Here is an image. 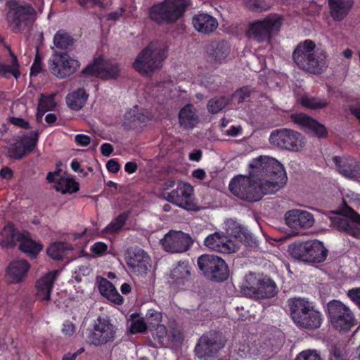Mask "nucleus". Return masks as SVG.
<instances>
[{
  "label": "nucleus",
  "mask_w": 360,
  "mask_h": 360,
  "mask_svg": "<svg viewBox=\"0 0 360 360\" xmlns=\"http://www.w3.org/2000/svg\"><path fill=\"white\" fill-rule=\"evenodd\" d=\"M250 175L259 177V180L268 188L266 193H275L286 182L287 176L283 165L275 158L259 156L250 163Z\"/></svg>",
  "instance_id": "nucleus-1"
},
{
  "label": "nucleus",
  "mask_w": 360,
  "mask_h": 360,
  "mask_svg": "<svg viewBox=\"0 0 360 360\" xmlns=\"http://www.w3.org/2000/svg\"><path fill=\"white\" fill-rule=\"evenodd\" d=\"M315 44L309 39L300 43L293 52L295 63L302 70L314 74L321 73L327 67L326 52H315Z\"/></svg>",
  "instance_id": "nucleus-2"
},
{
  "label": "nucleus",
  "mask_w": 360,
  "mask_h": 360,
  "mask_svg": "<svg viewBox=\"0 0 360 360\" xmlns=\"http://www.w3.org/2000/svg\"><path fill=\"white\" fill-rule=\"evenodd\" d=\"M165 57L163 45L159 42H152L137 55L132 67L141 75L151 76L162 67Z\"/></svg>",
  "instance_id": "nucleus-3"
},
{
  "label": "nucleus",
  "mask_w": 360,
  "mask_h": 360,
  "mask_svg": "<svg viewBox=\"0 0 360 360\" xmlns=\"http://www.w3.org/2000/svg\"><path fill=\"white\" fill-rule=\"evenodd\" d=\"M188 5V0H164L150 8L149 15L158 22L172 23L183 15Z\"/></svg>",
  "instance_id": "nucleus-4"
},
{
  "label": "nucleus",
  "mask_w": 360,
  "mask_h": 360,
  "mask_svg": "<svg viewBox=\"0 0 360 360\" xmlns=\"http://www.w3.org/2000/svg\"><path fill=\"white\" fill-rule=\"evenodd\" d=\"M288 250L293 258L310 264L321 263L328 255L327 248L317 240L292 244Z\"/></svg>",
  "instance_id": "nucleus-5"
},
{
  "label": "nucleus",
  "mask_w": 360,
  "mask_h": 360,
  "mask_svg": "<svg viewBox=\"0 0 360 360\" xmlns=\"http://www.w3.org/2000/svg\"><path fill=\"white\" fill-rule=\"evenodd\" d=\"M231 192L238 198L248 201H258L263 195L272 194L266 193L265 184L256 183L250 177L238 176L231 180L229 184Z\"/></svg>",
  "instance_id": "nucleus-6"
},
{
  "label": "nucleus",
  "mask_w": 360,
  "mask_h": 360,
  "mask_svg": "<svg viewBox=\"0 0 360 360\" xmlns=\"http://www.w3.org/2000/svg\"><path fill=\"white\" fill-rule=\"evenodd\" d=\"M1 235L3 237L1 242L3 247H13L18 242L20 250L32 257H35L42 250L41 245L32 240L28 233L16 232L11 224L4 226Z\"/></svg>",
  "instance_id": "nucleus-7"
},
{
  "label": "nucleus",
  "mask_w": 360,
  "mask_h": 360,
  "mask_svg": "<svg viewBox=\"0 0 360 360\" xmlns=\"http://www.w3.org/2000/svg\"><path fill=\"white\" fill-rule=\"evenodd\" d=\"M282 23V18L278 14H270L262 20H257L249 25L247 36L258 42L269 41L277 33Z\"/></svg>",
  "instance_id": "nucleus-8"
},
{
  "label": "nucleus",
  "mask_w": 360,
  "mask_h": 360,
  "mask_svg": "<svg viewBox=\"0 0 360 360\" xmlns=\"http://www.w3.org/2000/svg\"><path fill=\"white\" fill-rule=\"evenodd\" d=\"M243 290L245 295L256 298L271 297L276 294V285L272 280L262 278L254 274L245 276Z\"/></svg>",
  "instance_id": "nucleus-9"
},
{
  "label": "nucleus",
  "mask_w": 360,
  "mask_h": 360,
  "mask_svg": "<svg viewBox=\"0 0 360 360\" xmlns=\"http://www.w3.org/2000/svg\"><path fill=\"white\" fill-rule=\"evenodd\" d=\"M328 312L332 326L340 331H347L354 325L355 319L352 311L340 301L330 302Z\"/></svg>",
  "instance_id": "nucleus-10"
},
{
  "label": "nucleus",
  "mask_w": 360,
  "mask_h": 360,
  "mask_svg": "<svg viewBox=\"0 0 360 360\" xmlns=\"http://www.w3.org/2000/svg\"><path fill=\"white\" fill-rule=\"evenodd\" d=\"M117 330V327L109 318L99 316L88 335V341L96 346L106 345L115 340Z\"/></svg>",
  "instance_id": "nucleus-11"
},
{
  "label": "nucleus",
  "mask_w": 360,
  "mask_h": 360,
  "mask_svg": "<svg viewBox=\"0 0 360 360\" xmlns=\"http://www.w3.org/2000/svg\"><path fill=\"white\" fill-rule=\"evenodd\" d=\"M79 61L67 53L55 51L49 59L51 73L58 78L63 79L74 74L79 68Z\"/></svg>",
  "instance_id": "nucleus-12"
},
{
  "label": "nucleus",
  "mask_w": 360,
  "mask_h": 360,
  "mask_svg": "<svg viewBox=\"0 0 360 360\" xmlns=\"http://www.w3.org/2000/svg\"><path fill=\"white\" fill-rule=\"evenodd\" d=\"M198 265L205 274L216 281H224L229 275L224 259L213 255H203L198 259Z\"/></svg>",
  "instance_id": "nucleus-13"
},
{
  "label": "nucleus",
  "mask_w": 360,
  "mask_h": 360,
  "mask_svg": "<svg viewBox=\"0 0 360 360\" xmlns=\"http://www.w3.org/2000/svg\"><path fill=\"white\" fill-rule=\"evenodd\" d=\"M269 141L271 144L280 148L292 150H300L304 146V139L297 131L281 129L271 133Z\"/></svg>",
  "instance_id": "nucleus-14"
},
{
  "label": "nucleus",
  "mask_w": 360,
  "mask_h": 360,
  "mask_svg": "<svg viewBox=\"0 0 360 360\" xmlns=\"http://www.w3.org/2000/svg\"><path fill=\"white\" fill-rule=\"evenodd\" d=\"M125 260L130 271L140 277H145L151 268L148 253L139 248H131L125 253Z\"/></svg>",
  "instance_id": "nucleus-15"
},
{
  "label": "nucleus",
  "mask_w": 360,
  "mask_h": 360,
  "mask_svg": "<svg viewBox=\"0 0 360 360\" xmlns=\"http://www.w3.org/2000/svg\"><path fill=\"white\" fill-rule=\"evenodd\" d=\"M193 188L186 183L179 182L175 189L172 191H164L163 198L174 205L185 210H193L195 204L193 199Z\"/></svg>",
  "instance_id": "nucleus-16"
},
{
  "label": "nucleus",
  "mask_w": 360,
  "mask_h": 360,
  "mask_svg": "<svg viewBox=\"0 0 360 360\" xmlns=\"http://www.w3.org/2000/svg\"><path fill=\"white\" fill-rule=\"evenodd\" d=\"M34 9L28 4L11 2L8 19L13 30L18 31L27 22L34 19Z\"/></svg>",
  "instance_id": "nucleus-17"
},
{
  "label": "nucleus",
  "mask_w": 360,
  "mask_h": 360,
  "mask_svg": "<svg viewBox=\"0 0 360 360\" xmlns=\"http://www.w3.org/2000/svg\"><path fill=\"white\" fill-rule=\"evenodd\" d=\"M119 72L120 68L117 63L102 57L96 58L82 70L84 75L96 76L105 79L116 78Z\"/></svg>",
  "instance_id": "nucleus-18"
},
{
  "label": "nucleus",
  "mask_w": 360,
  "mask_h": 360,
  "mask_svg": "<svg viewBox=\"0 0 360 360\" xmlns=\"http://www.w3.org/2000/svg\"><path fill=\"white\" fill-rule=\"evenodd\" d=\"M160 242L164 250L172 253L184 252L192 244V240L188 234L176 231L168 232Z\"/></svg>",
  "instance_id": "nucleus-19"
},
{
  "label": "nucleus",
  "mask_w": 360,
  "mask_h": 360,
  "mask_svg": "<svg viewBox=\"0 0 360 360\" xmlns=\"http://www.w3.org/2000/svg\"><path fill=\"white\" fill-rule=\"evenodd\" d=\"M205 245L212 250L230 254L239 248V242L232 240L223 233L215 232L207 236L204 240Z\"/></svg>",
  "instance_id": "nucleus-20"
},
{
  "label": "nucleus",
  "mask_w": 360,
  "mask_h": 360,
  "mask_svg": "<svg viewBox=\"0 0 360 360\" xmlns=\"http://www.w3.org/2000/svg\"><path fill=\"white\" fill-rule=\"evenodd\" d=\"M285 221L289 227L295 229H308L314 224L313 214L309 211L301 209L288 211L285 214Z\"/></svg>",
  "instance_id": "nucleus-21"
},
{
  "label": "nucleus",
  "mask_w": 360,
  "mask_h": 360,
  "mask_svg": "<svg viewBox=\"0 0 360 360\" xmlns=\"http://www.w3.org/2000/svg\"><path fill=\"white\" fill-rule=\"evenodd\" d=\"M220 348L221 346L217 342L216 336L213 334H209L205 335L200 338L195 347V352L198 359L208 360Z\"/></svg>",
  "instance_id": "nucleus-22"
},
{
  "label": "nucleus",
  "mask_w": 360,
  "mask_h": 360,
  "mask_svg": "<svg viewBox=\"0 0 360 360\" xmlns=\"http://www.w3.org/2000/svg\"><path fill=\"white\" fill-rule=\"evenodd\" d=\"M291 118L293 122L299 124L304 131L311 132L318 137H323L327 134V130L323 124L306 114H292Z\"/></svg>",
  "instance_id": "nucleus-23"
},
{
  "label": "nucleus",
  "mask_w": 360,
  "mask_h": 360,
  "mask_svg": "<svg viewBox=\"0 0 360 360\" xmlns=\"http://www.w3.org/2000/svg\"><path fill=\"white\" fill-rule=\"evenodd\" d=\"M60 274L59 270L48 272L36 282L37 297L41 301L49 300L54 281Z\"/></svg>",
  "instance_id": "nucleus-24"
},
{
  "label": "nucleus",
  "mask_w": 360,
  "mask_h": 360,
  "mask_svg": "<svg viewBox=\"0 0 360 360\" xmlns=\"http://www.w3.org/2000/svg\"><path fill=\"white\" fill-rule=\"evenodd\" d=\"M333 160L343 176L352 179L360 176V165L355 159L335 156Z\"/></svg>",
  "instance_id": "nucleus-25"
},
{
  "label": "nucleus",
  "mask_w": 360,
  "mask_h": 360,
  "mask_svg": "<svg viewBox=\"0 0 360 360\" xmlns=\"http://www.w3.org/2000/svg\"><path fill=\"white\" fill-rule=\"evenodd\" d=\"M30 268V264L25 259H15L8 266L6 276L11 283H20L25 279Z\"/></svg>",
  "instance_id": "nucleus-26"
},
{
  "label": "nucleus",
  "mask_w": 360,
  "mask_h": 360,
  "mask_svg": "<svg viewBox=\"0 0 360 360\" xmlns=\"http://www.w3.org/2000/svg\"><path fill=\"white\" fill-rule=\"evenodd\" d=\"M291 317L295 324H297L303 316L309 312L314 306L312 302L304 298H294L288 301Z\"/></svg>",
  "instance_id": "nucleus-27"
},
{
  "label": "nucleus",
  "mask_w": 360,
  "mask_h": 360,
  "mask_svg": "<svg viewBox=\"0 0 360 360\" xmlns=\"http://www.w3.org/2000/svg\"><path fill=\"white\" fill-rule=\"evenodd\" d=\"M179 122L184 129H192L195 127L200 122L196 108L192 104H187L181 108L179 112Z\"/></svg>",
  "instance_id": "nucleus-28"
},
{
  "label": "nucleus",
  "mask_w": 360,
  "mask_h": 360,
  "mask_svg": "<svg viewBox=\"0 0 360 360\" xmlns=\"http://www.w3.org/2000/svg\"><path fill=\"white\" fill-rule=\"evenodd\" d=\"M191 278V266L187 262H180L169 274L171 284L179 287L184 285Z\"/></svg>",
  "instance_id": "nucleus-29"
},
{
  "label": "nucleus",
  "mask_w": 360,
  "mask_h": 360,
  "mask_svg": "<svg viewBox=\"0 0 360 360\" xmlns=\"http://www.w3.org/2000/svg\"><path fill=\"white\" fill-rule=\"evenodd\" d=\"M353 4V0H328L331 17L335 21H342L349 14Z\"/></svg>",
  "instance_id": "nucleus-30"
},
{
  "label": "nucleus",
  "mask_w": 360,
  "mask_h": 360,
  "mask_svg": "<svg viewBox=\"0 0 360 360\" xmlns=\"http://www.w3.org/2000/svg\"><path fill=\"white\" fill-rule=\"evenodd\" d=\"M194 28L199 32L207 34L214 31L218 27L216 18L207 13H199L193 18Z\"/></svg>",
  "instance_id": "nucleus-31"
},
{
  "label": "nucleus",
  "mask_w": 360,
  "mask_h": 360,
  "mask_svg": "<svg viewBox=\"0 0 360 360\" xmlns=\"http://www.w3.org/2000/svg\"><path fill=\"white\" fill-rule=\"evenodd\" d=\"M58 173H49L46 179L49 182L56 181V188L63 193H74L79 190V184L72 178L69 176H61L57 179Z\"/></svg>",
  "instance_id": "nucleus-32"
},
{
  "label": "nucleus",
  "mask_w": 360,
  "mask_h": 360,
  "mask_svg": "<svg viewBox=\"0 0 360 360\" xmlns=\"http://www.w3.org/2000/svg\"><path fill=\"white\" fill-rule=\"evenodd\" d=\"M98 289L101 295L105 297L110 301L120 304L123 302L122 297L119 294L115 287L105 278L97 279Z\"/></svg>",
  "instance_id": "nucleus-33"
},
{
  "label": "nucleus",
  "mask_w": 360,
  "mask_h": 360,
  "mask_svg": "<svg viewBox=\"0 0 360 360\" xmlns=\"http://www.w3.org/2000/svg\"><path fill=\"white\" fill-rule=\"evenodd\" d=\"M89 95L82 89H78L66 96L67 105L74 110L81 109L85 104Z\"/></svg>",
  "instance_id": "nucleus-34"
},
{
  "label": "nucleus",
  "mask_w": 360,
  "mask_h": 360,
  "mask_svg": "<svg viewBox=\"0 0 360 360\" xmlns=\"http://www.w3.org/2000/svg\"><path fill=\"white\" fill-rule=\"evenodd\" d=\"M323 321V317L320 311L314 307L312 309L303 316V319L297 324L300 327L305 328H319Z\"/></svg>",
  "instance_id": "nucleus-35"
},
{
  "label": "nucleus",
  "mask_w": 360,
  "mask_h": 360,
  "mask_svg": "<svg viewBox=\"0 0 360 360\" xmlns=\"http://www.w3.org/2000/svg\"><path fill=\"white\" fill-rule=\"evenodd\" d=\"M56 94L49 95L41 94L38 103L37 120L41 119L44 112L49 110H53L56 106L55 100Z\"/></svg>",
  "instance_id": "nucleus-36"
},
{
  "label": "nucleus",
  "mask_w": 360,
  "mask_h": 360,
  "mask_svg": "<svg viewBox=\"0 0 360 360\" xmlns=\"http://www.w3.org/2000/svg\"><path fill=\"white\" fill-rule=\"evenodd\" d=\"M53 46L51 49H68L74 43L73 38L65 31L58 30L53 36Z\"/></svg>",
  "instance_id": "nucleus-37"
},
{
  "label": "nucleus",
  "mask_w": 360,
  "mask_h": 360,
  "mask_svg": "<svg viewBox=\"0 0 360 360\" xmlns=\"http://www.w3.org/2000/svg\"><path fill=\"white\" fill-rule=\"evenodd\" d=\"M71 245L63 242L52 243L46 250L47 255L53 259L60 260L65 255L66 252L72 250Z\"/></svg>",
  "instance_id": "nucleus-38"
},
{
  "label": "nucleus",
  "mask_w": 360,
  "mask_h": 360,
  "mask_svg": "<svg viewBox=\"0 0 360 360\" xmlns=\"http://www.w3.org/2000/svg\"><path fill=\"white\" fill-rule=\"evenodd\" d=\"M151 118L152 115L150 112L146 110L138 112L133 110L125 115V120H129L131 125L133 127L146 122L150 120Z\"/></svg>",
  "instance_id": "nucleus-39"
},
{
  "label": "nucleus",
  "mask_w": 360,
  "mask_h": 360,
  "mask_svg": "<svg viewBox=\"0 0 360 360\" xmlns=\"http://www.w3.org/2000/svg\"><path fill=\"white\" fill-rule=\"evenodd\" d=\"M211 60L221 62L229 54V48L225 43H213L208 49Z\"/></svg>",
  "instance_id": "nucleus-40"
},
{
  "label": "nucleus",
  "mask_w": 360,
  "mask_h": 360,
  "mask_svg": "<svg viewBox=\"0 0 360 360\" xmlns=\"http://www.w3.org/2000/svg\"><path fill=\"white\" fill-rule=\"evenodd\" d=\"M301 104L310 109L318 110L326 107L329 102L324 98L303 96L300 99Z\"/></svg>",
  "instance_id": "nucleus-41"
},
{
  "label": "nucleus",
  "mask_w": 360,
  "mask_h": 360,
  "mask_svg": "<svg viewBox=\"0 0 360 360\" xmlns=\"http://www.w3.org/2000/svg\"><path fill=\"white\" fill-rule=\"evenodd\" d=\"M128 218L126 213H122L114 219L103 230V233L115 234L118 233L125 224Z\"/></svg>",
  "instance_id": "nucleus-42"
},
{
  "label": "nucleus",
  "mask_w": 360,
  "mask_h": 360,
  "mask_svg": "<svg viewBox=\"0 0 360 360\" xmlns=\"http://www.w3.org/2000/svg\"><path fill=\"white\" fill-rule=\"evenodd\" d=\"M130 318V330L131 333H143L148 328L146 321L138 314H132Z\"/></svg>",
  "instance_id": "nucleus-43"
},
{
  "label": "nucleus",
  "mask_w": 360,
  "mask_h": 360,
  "mask_svg": "<svg viewBox=\"0 0 360 360\" xmlns=\"http://www.w3.org/2000/svg\"><path fill=\"white\" fill-rule=\"evenodd\" d=\"M349 220L355 222L356 224L360 225V215L351 210L349 211L348 218L347 217H337L335 221L338 223V226L345 231H348L349 228Z\"/></svg>",
  "instance_id": "nucleus-44"
},
{
  "label": "nucleus",
  "mask_w": 360,
  "mask_h": 360,
  "mask_svg": "<svg viewBox=\"0 0 360 360\" xmlns=\"http://www.w3.org/2000/svg\"><path fill=\"white\" fill-rule=\"evenodd\" d=\"M11 56V64L10 65H6L0 63V75H6L7 73L12 74L15 78H17L20 72L18 71L19 64L18 63L17 57L9 51Z\"/></svg>",
  "instance_id": "nucleus-45"
},
{
  "label": "nucleus",
  "mask_w": 360,
  "mask_h": 360,
  "mask_svg": "<svg viewBox=\"0 0 360 360\" xmlns=\"http://www.w3.org/2000/svg\"><path fill=\"white\" fill-rule=\"evenodd\" d=\"M229 101V98L225 96L212 98L207 103V110L211 113H217L228 105Z\"/></svg>",
  "instance_id": "nucleus-46"
},
{
  "label": "nucleus",
  "mask_w": 360,
  "mask_h": 360,
  "mask_svg": "<svg viewBox=\"0 0 360 360\" xmlns=\"http://www.w3.org/2000/svg\"><path fill=\"white\" fill-rule=\"evenodd\" d=\"M145 319L148 328L151 329V328L161 324L162 315L161 312L153 309H150L148 310Z\"/></svg>",
  "instance_id": "nucleus-47"
},
{
  "label": "nucleus",
  "mask_w": 360,
  "mask_h": 360,
  "mask_svg": "<svg viewBox=\"0 0 360 360\" xmlns=\"http://www.w3.org/2000/svg\"><path fill=\"white\" fill-rule=\"evenodd\" d=\"M91 272V269L88 265L78 266L72 271V278L79 283L84 281Z\"/></svg>",
  "instance_id": "nucleus-48"
},
{
  "label": "nucleus",
  "mask_w": 360,
  "mask_h": 360,
  "mask_svg": "<svg viewBox=\"0 0 360 360\" xmlns=\"http://www.w3.org/2000/svg\"><path fill=\"white\" fill-rule=\"evenodd\" d=\"M226 231L228 234L235 237L236 238H240V236L243 233L241 226L233 219H229L226 221Z\"/></svg>",
  "instance_id": "nucleus-49"
},
{
  "label": "nucleus",
  "mask_w": 360,
  "mask_h": 360,
  "mask_svg": "<svg viewBox=\"0 0 360 360\" xmlns=\"http://www.w3.org/2000/svg\"><path fill=\"white\" fill-rule=\"evenodd\" d=\"M245 4L248 9L256 12L266 11L269 7L264 0H245Z\"/></svg>",
  "instance_id": "nucleus-50"
},
{
  "label": "nucleus",
  "mask_w": 360,
  "mask_h": 360,
  "mask_svg": "<svg viewBox=\"0 0 360 360\" xmlns=\"http://www.w3.org/2000/svg\"><path fill=\"white\" fill-rule=\"evenodd\" d=\"M295 360H322V359L317 350L306 349L299 353Z\"/></svg>",
  "instance_id": "nucleus-51"
},
{
  "label": "nucleus",
  "mask_w": 360,
  "mask_h": 360,
  "mask_svg": "<svg viewBox=\"0 0 360 360\" xmlns=\"http://www.w3.org/2000/svg\"><path fill=\"white\" fill-rule=\"evenodd\" d=\"M151 333L155 339H157L160 342H163L165 339L167 337V330L163 324L158 325L150 329Z\"/></svg>",
  "instance_id": "nucleus-52"
},
{
  "label": "nucleus",
  "mask_w": 360,
  "mask_h": 360,
  "mask_svg": "<svg viewBox=\"0 0 360 360\" xmlns=\"http://www.w3.org/2000/svg\"><path fill=\"white\" fill-rule=\"evenodd\" d=\"M108 245L103 242H96L90 248V251L96 257H99L108 252Z\"/></svg>",
  "instance_id": "nucleus-53"
},
{
  "label": "nucleus",
  "mask_w": 360,
  "mask_h": 360,
  "mask_svg": "<svg viewBox=\"0 0 360 360\" xmlns=\"http://www.w3.org/2000/svg\"><path fill=\"white\" fill-rule=\"evenodd\" d=\"M250 94L251 91L248 87H243L233 94V100L242 103L250 96Z\"/></svg>",
  "instance_id": "nucleus-54"
},
{
  "label": "nucleus",
  "mask_w": 360,
  "mask_h": 360,
  "mask_svg": "<svg viewBox=\"0 0 360 360\" xmlns=\"http://www.w3.org/2000/svg\"><path fill=\"white\" fill-rule=\"evenodd\" d=\"M61 331L64 335L70 337L75 333L76 326L71 321H65L63 323Z\"/></svg>",
  "instance_id": "nucleus-55"
},
{
  "label": "nucleus",
  "mask_w": 360,
  "mask_h": 360,
  "mask_svg": "<svg viewBox=\"0 0 360 360\" xmlns=\"http://www.w3.org/2000/svg\"><path fill=\"white\" fill-rule=\"evenodd\" d=\"M171 335L172 340L174 342H181L184 339L181 328L176 324L172 327Z\"/></svg>",
  "instance_id": "nucleus-56"
},
{
  "label": "nucleus",
  "mask_w": 360,
  "mask_h": 360,
  "mask_svg": "<svg viewBox=\"0 0 360 360\" xmlns=\"http://www.w3.org/2000/svg\"><path fill=\"white\" fill-rule=\"evenodd\" d=\"M90 136L85 134H77L75 136V141L76 143L82 147L87 146L90 143Z\"/></svg>",
  "instance_id": "nucleus-57"
},
{
  "label": "nucleus",
  "mask_w": 360,
  "mask_h": 360,
  "mask_svg": "<svg viewBox=\"0 0 360 360\" xmlns=\"http://www.w3.org/2000/svg\"><path fill=\"white\" fill-rule=\"evenodd\" d=\"M348 297L360 307V288H353L348 291Z\"/></svg>",
  "instance_id": "nucleus-58"
},
{
  "label": "nucleus",
  "mask_w": 360,
  "mask_h": 360,
  "mask_svg": "<svg viewBox=\"0 0 360 360\" xmlns=\"http://www.w3.org/2000/svg\"><path fill=\"white\" fill-rule=\"evenodd\" d=\"M77 3L83 7L88 6L89 5L91 7L98 6L101 8L103 7V4L101 0H77Z\"/></svg>",
  "instance_id": "nucleus-59"
},
{
  "label": "nucleus",
  "mask_w": 360,
  "mask_h": 360,
  "mask_svg": "<svg viewBox=\"0 0 360 360\" xmlns=\"http://www.w3.org/2000/svg\"><path fill=\"white\" fill-rule=\"evenodd\" d=\"M172 86L173 84L171 82H166L158 85L157 91H161V94H162L164 96H166Z\"/></svg>",
  "instance_id": "nucleus-60"
},
{
  "label": "nucleus",
  "mask_w": 360,
  "mask_h": 360,
  "mask_svg": "<svg viewBox=\"0 0 360 360\" xmlns=\"http://www.w3.org/2000/svg\"><path fill=\"white\" fill-rule=\"evenodd\" d=\"M239 351L242 352L241 356H247V355H255V351L252 349V347L248 343H243L239 347Z\"/></svg>",
  "instance_id": "nucleus-61"
},
{
  "label": "nucleus",
  "mask_w": 360,
  "mask_h": 360,
  "mask_svg": "<svg viewBox=\"0 0 360 360\" xmlns=\"http://www.w3.org/2000/svg\"><path fill=\"white\" fill-rule=\"evenodd\" d=\"M106 167L108 169V171L112 173H117L120 169L119 163L113 159H111L108 161L106 164Z\"/></svg>",
  "instance_id": "nucleus-62"
},
{
  "label": "nucleus",
  "mask_w": 360,
  "mask_h": 360,
  "mask_svg": "<svg viewBox=\"0 0 360 360\" xmlns=\"http://www.w3.org/2000/svg\"><path fill=\"white\" fill-rule=\"evenodd\" d=\"M124 13V8H120L115 11L111 12L108 13L106 16L108 20H118Z\"/></svg>",
  "instance_id": "nucleus-63"
},
{
  "label": "nucleus",
  "mask_w": 360,
  "mask_h": 360,
  "mask_svg": "<svg viewBox=\"0 0 360 360\" xmlns=\"http://www.w3.org/2000/svg\"><path fill=\"white\" fill-rule=\"evenodd\" d=\"M101 152L103 155L109 157L113 152V147L111 144L105 143L101 146Z\"/></svg>",
  "instance_id": "nucleus-64"
}]
</instances>
